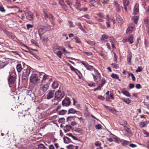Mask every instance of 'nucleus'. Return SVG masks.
<instances>
[{"label":"nucleus","instance_id":"nucleus-1","mask_svg":"<svg viewBox=\"0 0 149 149\" xmlns=\"http://www.w3.org/2000/svg\"><path fill=\"white\" fill-rule=\"evenodd\" d=\"M24 67L22 68L23 73L25 77H27L30 74L31 72V70L29 67L26 65H23Z\"/></svg>","mask_w":149,"mask_h":149},{"label":"nucleus","instance_id":"nucleus-2","mask_svg":"<svg viewBox=\"0 0 149 149\" xmlns=\"http://www.w3.org/2000/svg\"><path fill=\"white\" fill-rule=\"evenodd\" d=\"M16 79L15 77L10 75L8 77V81L10 87H12L13 86H15L16 85Z\"/></svg>","mask_w":149,"mask_h":149},{"label":"nucleus","instance_id":"nucleus-3","mask_svg":"<svg viewBox=\"0 0 149 149\" xmlns=\"http://www.w3.org/2000/svg\"><path fill=\"white\" fill-rule=\"evenodd\" d=\"M64 96V93H62L60 90L56 91L54 94L55 98L58 101H60Z\"/></svg>","mask_w":149,"mask_h":149},{"label":"nucleus","instance_id":"nucleus-4","mask_svg":"<svg viewBox=\"0 0 149 149\" xmlns=\"http://www.w3.org/2000/svg\"><path fill=\"white\" fill-rule=\"evenodd\" d=\"M39 80L38 75L35 74H32L30 78V82L35 84H37Z\"/></svg>","mask_w":149,"mask_h":149},{"label":"nucleus","instance_id":"nucleus-5","mask_svg":"<svg viewBox=\"0 0 149 149\" xmlns=\"http://www.w3.org/2000/svg\"><path fill=\"white\" fill-rule=\"evenodd\" d=\"M71 104L70 99L69 97L65 98L62 101V104L63 107H68Z\"/></svg>","mask_w":149,"mask_h":149},{"label":"nucleus","instance_id":"nucleus-6","mask_svg":"<svg viewBox=\"0 0 149 149\" xmlns=\"http://www.w3.org/2000/svg\"><path fill=\"white\" fill-rule=\"evenodd\" d=\"M26 18L30 21H33L34 18V15L33 13L29 11L25 12Z\"/></svg>","mask_w":149,"mask_h":149},{"label":"nucleus","instance_id":"nucleus-7","mask_svg":"<svg viewBox=\"0 0 149 149\" xmlns=\"http://www.w3.org/2000/svg\"><path fill=\"white\" fill-rule=\"evenodd\" d=\"M71 70L74 71L79 76V78L81 79L82 77V74L77 69L74 68L72 65L70 66Z\"/></svg>","mask_w":149,"mask_h":149},{"label":"nucleus","instance_id":"nucleus-8","mask_svg":"<svg viewBox=\"0 0 149 149\" xmlns=\"http://www.w3.org/2000/svg\"><path fill=\"white\" fill-rule=\"evenodd\" d=\"M54 92L55 90H54L49 91L47 95V99L49 100L52 98L54 95Z\"/></svg>","mask_w":149,"mask_h":149},{"label":"nucleus","instance_id":"nucleus-9","mask_svg":"<svg viewBox=\"0 0 149 149\" xmlns=\"http://www.w3.org/2000/svg\"><path fill=\"white\" fill-rule=\"evenodd\" d=\"M81 63L88 70H91L93 69V67L92 65H89L87 63H85L82 61Z\"/></svg>","mask_w":149,"mask_h":149},{"label":"nucleus","instance_id":"nucleus-10","mask_svg":"<svg viewBox=\"0 0 149 149\" xmlns=\"http://www.w3.org/2000/svg\"><path fill=\"white\" fill-rule=\"evenodd\" d=\"M5 33L9 38H10L12 39L15 38V35L11 32H9L6 31H5Z\"/></svg>","mask_w":149,"mask_h":149},{"label":"nucleus","instance_id":"nucleus-11","mask_svg":"<svg viewBox=\"0 0 149 149\" xmlns=\"http://www.w3.org/2000/svg\"><path fill=\"white\" fill-rule=\"evenodd\" d=\"M120 142L123 146H125L127 145H129V143H131V141H128L124 139H121L120 140Z\"/></svg>","mask_w":149,"mask_h":149},{"label":"nucleus","instance_id":"nucleus-12","mask_svg":"<svg viewBox=\"0 0 149 149\" xmlns=\"http://www.w3.org/2000/svg\"><path fill=\"white\" fill-rule=\"evenodd\" d=\"M139 4L136 3L134 6L133 10V13L134 15L137 14L138 12H139Z\"/></svg>","mask_w":149,"mask_h":149},{"label":"nucleus","instance_id":"nucleus-13","mask_svg":"<svg viewBox=\"0 0 149 149\" xmlns=\"http://www.w3.org/2000/svg\"><path fill=\"white\" fill-rule=\"evenodd\" d=\"M79 113V112L78 111H76L73 108H70L69 109L68 111V114H69L70 113H72L74 114L75 113H76L77 114H78V113Z\"/></svg>","mask_w":149,"mask_h":149},{"label":"nucleus","instance_id":"nucleus-14","mask_svg":"<svg viewBox=\"0 0 149 149\" xmlns=\"http://www.w3.org/2000/svg\"><path fill=\"white\" fill-rule=\"evenodd\" d=\"M109 36L106 34H103L102 35L100 38V40L102 41H107V40L108 39Z\"/></svg>","mask_w":149,"mask_h":149},{"label":"nucleus","instance_id":"nucleus-15","mask_svg":"<svg viewBox=\"0 0 149 149\" xmlns=\"http://www.w3.org/2000/svg\"><path fill=\"white\" fill-rule=\"evenodd\" d=\"M127 64L128 65H131L132 64V62L131 60L132 59V54L131 53L130 54H129L127 55Z\"/></svg>","mask_w":149,"mask_h":149},{"label":"nucleus","instance_id":"nucleus-16","mask_svg":"<svg viewBox=\"0 0 149 149\" xmlns=\"http://www.w3.org/2000/svg\"><path fill=\"white\" fill-rule=\"evenodd\" d=\"M58 81H54L52 84V87L53 89H55L58 87Z\"/></svg>","mask_w":149,"mask_h":149},{"label":"nucleus","instance_id":"nucleus-17","mask_svg":"<svg viewBox=\"0 0 149 149\" xmlns=\"http://www.w3.org/2000/svg\"><path fill=\"white\" fill-rule=\"evenodd\" d=\"M64 130L65 133L69 132L70 130V129H72V126L70 125H66L64 127Z\"/></svg>","mask_w":149,"mask_h":149},{"label":"nucleus","instance_id":"nucleus-18","mask_svg":"<svg viewBox=\"0 0 149 149\" xmlns=\"http://www.w3.org/2000/svg\"><path fill=\"white\" fill-rule=\"evenodd\" d=\"M63 139L64 142L65 143H69L71 142V139L66 136H64L63 137Z\"/></svg>","mask_w":149,"mask_h":149},{"label":"nucleus","instance_id":"nucleus-19","mask_svg":"<svg viewBox=\"0 0 149 149\" xmlns=\"http://www.w3.org/2000/svg\"><path fill=\"white\" fill-rule=\"evenodd\" d=\"M114 5L116 7V10L118 11L119 12L120 11V5L118 3L117 1H114Z\"/></svg>","mask_w":149,"mask_h":149},{"label":"nucleus","instance_id":"nucleus-20","mask_svg":"<svg viewBox=\"0 0 149 149\" xmlns=\"http://www.w3.org/2000/svg\"><path fill=\"white\" fill-rule=\"evenodd\" d=\"M46 31V30L43 28H40L38 30V33L40 36L41 35H42L45 33Z\"/></svg>","mask_w":149,"mask_h":149},{"label":"nucleus","instance_id":"nucleus-21","mask_svg":"<svg viewBox=\"0 0 149 149\" xmlns=\"http://www.w3.org/2000/svg\"><path fill=\"white\" fill-rule=\"evenodd\" d=\"M133 35H131L128 37V38L127 39V40H128V41L129 42L130 44H132L133 43L134 41L133 40Z\"/></svg>","mask_w":149,"mask_h":149},{"label":"nucleus","instance_id":"nucleus-22","mask_svg":"<svg viewBox=\"0 0 149 149\" xmlns=\"http://www.w3.org/2000/svg\"><path fill=\"white\" fill-rule=\"evenodd\" d=\"M76 25L79 26V28L81 31H82L84 33H86V30L84 29L82 26L81 25V24L80 23L78 22L76 23Z\"/></svg>","mask_w":149,"mask_h":149},{"label":"nucleus","instance_id":"nucleus-23","mask_svg":"<svg viewBox=\"0 0 149 149\" xmlns=\"http://www.w3.org/2000/svg\"><path fill=\"white\" fill-rule=\"evenodd\" d=\"M121 99L127 104H129L131 102V100L128 98H121Z\"/></svg>","mask_w":149,"mask_h":149},{"label":"nucleus","instance_id":"nucleus-24","mask_svg":"<svg viewBox=\"0 0 149 149\" xmlns=\"http://www.w3.org/2000/svg\"><path fill=\"white\" fill-rule=\"evenodd\" d=\"M139 19V17L138 16H134L132 18V19L134 21V23L136 24H137Z\"/></svg>","mask_w":149,"mask_h":149},{"label":"nucleus","instance_id":"nucleus-25","mask_svg":"<svg viewBox=\"0 0 149 149\" xmlns=\"http://www.w3.org/2000/svg\"><path fill=\"white\" fill-rule=\"evenodd\" d=\"M25 51L26 52H29L30 54L32 55L33 56H34L35 58H36L38 60H40V58L37 55L33 53L31 51H27L26 50H25Z\"/></svg>","mask_w":149,"mask_h":149},{"label":"nucleus","instance_id":"nucleus-26","mask_svg":"<svg viewBox=\"0 0 149 149\" xmlns=\"http://www.w3.org/2000/svg\"><path fill=\"white\" fill-rule=\"evenodd\" d=\"M125 89H123V90L122 91V93L124 95L127 97H131V95L129 93L128 91L124 90Z\"/></svg>","mask_w":149,"mask_h":149},{"label":"nucleus","instance_id":"nucleus-27","mask_svg":"<svg viewBox=\"0 0 149 149\" xmlns=\"http://www.w3.org/2000/svg\"><path fill=\"white\" fill-rule=\"evenodd\" d=\"M111 77L113 79H117L119 81H121V79L119 78L118 75L117 74L112 73L111 74Z\"/></svg>","mask_w":149,"mask_h":149},{"label":"nucleus","instance_id":"nucleus-28","mask_svg":"<svg viewBox=\"0 0 149 149\" xmlns=\"http://www.w3.org/2000/svg\"><path fill=\"white\" fill-rule=\"evenodd\" d=\"M144 22L145 24H146V26H149V17L147 16L144 19Z\"/></svg>","mask_w":149,"mask_h":149},{"label":"nucleus","instance_id":"nucleus-29","mask_svg":"<svg viewBox=\"0 0 149 149\" xmlns=\"http://www.w3.org/2000/svg\"><path fill=\"white\" fill-rule=\"evenodd\" d=\"M49 86L47 84H45L42 87V91L44 92H46L49 88Z\"/></svg>","mask_w":149,"mask_h":149},{"label":"nucleus","instance_id":"nucleus-30","mask_svg":"<svg viewBox=\"0 0 149 149\" xmlns=\"http://www.w3.org/2000/svg\"><path fill=\"white\" fill-rule=\"evenodd\" d=\"M30 96L32 98V100H34V102H37L36 100V97L35 96V94L32 92H30Z\"/></svg>","mask_w":149,"mask_h":149},{"label":"nucleus","instance_id":"nucleus-31","mask_svg":"<svg viewBox=\"0 0 149 149\" xmlns=\"http://www.w3.org/2000/svg\"><path fill=\"white\" fill-rule=\"evenodd\" d=\"M22 68L20 64H18L17 65V69L18 72H21Z\"/></svg>","mask_w":149,"mask_h":149},{"label":"nucleus","instance_id":"nucleus-32","mask_svg":"<svg viewBox=\"0 0 149 149\" xmlns=\"http://www.w3.org/2000/svg\"><path fill=\"white\" fill-rule=\"evenodd\" d=\"M49 76L45 74V75L43 76V78L42 80V83L45 82V81L47 79H48Z\"/></svg>","mask_w":149,"mask_h":149},{"label":"nucleus","instance_id":"nucleus-33","mask_svg":"<svg viewBox=\"0 0 149 149\" xmlns=\"http://www.w3.org/2000/svg\"><path fill=\"white\" fill-rule=\"evenodd\" d=\"M116 21L118 23H121L122 22L123 19L119 15H117L116 16Z\"/></svg>","mask_w":149,"mask_h":149},{"label":"nucleus","instance_id":"nucleus-34","mask_svg":"<svg viewBox=\"0 0 149 149\" xmlns=\"http://www.w3.org/2000/svg\"><path fill=\"white\" fill-rule=\"evenodd\" d=\"M133 30V27H128L127 28L126 31V33H130L132 32Z\"/></svg>","mask_w":149,"mask_h":149},{"label":"nucleus","instance_id":"nucleus-35","mask_svg":"<svg viewBox=\"0 0 149 149\" xmlns=\"http://www.w3.org/2000/svg\"><path fill=\"white\" fill-rule=\"evenodd\" d=\"M67 112V111L66 110H62L58 112V114L59 115H64Z\"/></svg>","mask_w":149,"mask_h":149},{"label":"nucleus","instance_id":"nucleus-36","mask_svg":"<svg viewBox=\"0 0 149 149\" xmlns=\"http://www.w3.org/2000/svg\"><path fill=\"white\" fill-rule=\"evenodd\" d=\"M115 136V137L113 138V141L116 143H119L120 141V139L117 137L116 136Z\"/></svg>","mask_w":149,"mask_h":149},{"label":"nucleus","instance_id":"nucleus-37","mask_svg":"<svg viewBox=\"0 0 149 149\" xmlns=\"http://www.w3.org/2000/svg\"><path fill=\"white\" fill-rule=\"evenodd\" d=\"M38 149H46V148L42 144H40L38 146Z\"/></svg>","mask_w":149,"mask_h":149},{"label":"nucleus","instance_id":"nucleus-38","mask_svg":"<svg viewBox=\"0 0 149 149\" xmlns=\"http://www.w3.org/2000/svg\"><path fill=\"white\" fill-rule=\"evenodd\" d=\"M57 56L60 58H61L62 53L60 50L58 51L56 54Z\"/></svg>","mask_w":149,"mask_h":149},{"label":"nucleus","instance_id":"nucleus-39","mask_svg":"<svg viewBox=\"0 0 149 149\" xmlns=\"http://www.w3.org/2000/svg\"><path fill=\"white\" fill-rule=\"evenodd\" d=\"M60 47L56 44H55L53 45V49H58L60 50Z\"/></svg>","mask_w":149,"mask_h":149},{"label":"nucleus","instance_id":"nucleus-40","mask_svg":"<svg viewBox=\"0 0 149 149\" xmlns=\"http://www.w3.org/2000/svg\"><path fill=\"white\" fill-rule=\"evenodd\" d=\"M31 42L32 43L35 44L36 45L38 46H39L37 42L33 39H32L31 40Z\"/></svg>","mask_w":149,"mask_h":149},{"label":"nucleus","instance_id":"nucleus-41","mask_svg":"<svg viewBox=\"0 0 149 149\" xmlns=\"http://www.w3.org/2000/svg\"><path fill=\"white\" fill-rule=\"evenodd\" d=\"M58 3L60 4L61 6H62L63 7H62V8L64 7V6H65V5L64 3V0H62L61 1H58Z\"/></svg>","mask_w":149,"mask_h":149},{"label":"nucleus","instance_id":"nucleus-42","mask_svg":"<svg viewBox=\"0 0 149 149\" xmlns=\"http://www.w3.org/2000/svg\"><path fill=\"white\" fill-rule=\"evenodd\" d=\"M106 83V81L105 79L104 78H102V79L101 84V85L103 86Z\"/></svg>","mask_w":149,"mask_h":149},{"label":"nucleus","instance_id":"nucleus-43","mask_svg":"<svg viewBox=\"0 0 149 149\" xmlns=\"http://www.w3.org/2000/svg\"><path fill=\"white\" fill-rule=\"evenodd\" d=\"M65 119L64 118H62L59 119L58 122L59 123H63L65 122Z\"/></svg>","mask_w":149,"mask_h":149},{"label":"nucleus","instance_id":"nucleus-44","mask_svg":"<svg viewBox=\"0 0 149 149\" xmlns=\"http://www.w3.org/2000/svg\"><path fill=\"white\" fill-rule=\"evenodd\" d=\"M89 2L91 4V5H90V6H95L94 5H93V4L95 2V0H91L89 1Z\"/></svg>","mask_w":149,"mask_h":149},{"label":"nucleus","instance_id":"nucleus-45","mask_svg":"<svg viewBox=\"0 0 149 149\" xmlns=\"http://www.w3.org/2000/svg\"><path fill=\"white\" fill-rule=\"evenodd\" d=\"M76 116H68L67 118V121L68 122V121H71L72 120V118H76Z\"/></svg>","mask_w":149,"mask_h":149},{"label":"nucleus","instance_id":"nucleus-46","mask_svg":"<svg viewBox=\"0 0 149 149\" xmlns=\"http://www.w3.org/2000/svg\"><path fill=\"white\" fill-rule=\"evenodd\" d=\"M146 125V123L144 121L141 122L139 124V126L142 128L145 127Z\"/></svg>","mask_w":149,"mask_h":149},{"label":"nucleus","instance_id":"nucleus-47","mask_svg":"<svg viewBox=\"0 0 149 149\" xmlns=\"http://www.w3.org/2000/svg\"><path fill=\"white\" fill-rule=\"evenodd\" d=\"M43 12L45 15V18H49V15H48L46 11L45 10H43Z\"/></svg>","mask_w":149,"mask_h":149},{"label":"nucleus","instance_id":"nucleus-48","mask_svg":"<svg viewBox=\"0 0 149 149\" xmlns=\"http://www.w3.org/2000/svg\"><path fill=\"white\" fill-rule=\"evenodd\" d=\"M142 70V67L139 66L137 69L136 70V72H141Z\"/></svg>","mask_w":149,"mask_h":149},{"label":"nucleus","instance_id":"nucleus-49","mask_svg":"<svg viewBox=\"0 0 149 149\" xmlns=\"http://www.w3.org/2000/svg\"><path fill=\"white\" fill-rule=\"evenodd\" d=\"M68 149H73L74 146L72 145H69L66 146Z\"/></svg>","mask_w":149,"mask_h":149},{"label":"nucleus","instance_id":"nucleus-50","mask_svg":"<svg viewBox=\"0 0 149 149\" xmlns=\"http://www.w3.org/2000/svg\"><path fill=\"white\" fill-rule=\"evenodd\" d=\"M74 38L76 42L77 43H80L81 42L80 40L78 37H75Z\"/></svg>","mask_w":149,"mask_h":149},{"label":"nucleus","instance_id":"nucleus-51","mask_svg":"<svg viewBox=\"0 0 149 149\" xmlns=\"http://www.w3.org/2000/svg\"><path fill=\"white\" fill-rule=\"evenodd\" d=\"M87 42L88 44H89L91 45H95V42L94 41H87Z\"/></svg>","mask_w":149,"mask_h":149},{"label":"nucleus","instance_id":"nucleus-52","mask_svg":"<svg viewBox=\"0 0 149 149\" xmlns=\"http://www.w3.org/2000/svg\"><path fill=\"white\" fill-rule=\"evenodd\" d=\"M11 52L14 54L15 55H18L20 57H21V55L19 54L16 51H11Z\"/></svg>","mask_w":149,"mask_h":149},{"label":"nucleus","instance_id":"nucleus-53","mask_svg":"<svg viewBox=\"0 0 149 149\" xmlns=\"http://www.w3.org/2000/svg\"><path fill=\"white\" fill-rule=\"evenodd\" d=\"M99 26L100 28L102 29H105L106 28L105 26L103 25H102L101 23H99Z\"/></svg>","mask_w":149,"mask_h":149},{"label":"nucleus","instance_id":"nucleus-54","mask_svg":"<svg viewBox=\"0 0 149 149\" xmlns=\"http://www.w3.org/2000/svg\"><path fill=\"white\" fill-rule=\"evenodd\" d=\"M97 15L100 17L105 18L104 15L102 13H98L97 14Z\"/></svg>","mask_w":149,"mask_h":149},{"label":"nucleus","instance_id":"nucleus-55","mask_svg":"<svg viewBox=\"0 0 149 149\" xmlns=\"http://www.w3.org/2000/svg\"><path fill=\"white\" fill-rule=\"evenodd\" d=\"M0 10L3 12H5V10L4 9V7L2 5L0 6Z\"/></svg>","mask_w":149,"mask_h":149},{"label":"nucleus","instance_id":"nucleus-56","mask_svg":"<svg viewBox=\"0 0 149 149\" xmlns=\"http://www.w3.org/2000/svg\"><path fill=\"white\" fill-rule=\"evenodd\" d=\"M26 27L27 29H29L30 28H32L33 27V25L31 24H28L26 25Z\"/></svg>","mask_w":149,"mask_h":149},{"label":"nucleus","instance_id":"nucleus-57","mask_svg":"<svg viewBox=\"0 0 149 149\" xmlns=\"http://www.w3.org/2000/svg\"><path fill=\"white\" fill-rule=\"evenodd\" d=\"M123 5L124 6H128V2H127L126 1V0H123Z\"/></svg>","mask_w":149,"mask_h":149},{"label":"nucleus","instance_id":"nucleus-58","mask_svg":"<svg viewBox=\"0 0 149 149\" xmlns=\"http://www.w3.org/2000/svg\"><path fill=\"white\" fill-rule=\"evenodd\" d=\"M96 129L99 130L101 128L102 126L100 124H98L95 126Z\"/></svg>","mask_w":149,"mask_h":149},{"label":"nucleus","instance_id":"nucleus-59","mask_svg":"<svg viewBox=\"0 0 149 149\" xmlns=\"http://www.w3.org/2000/svg\"><path fill=\"white\" fill-rule=\"evenodd\" d=\"M126 127L127 128L126 129L127 132L130 134H131L132 133V132L130 129V128H127V127Z\"/></svg>","mask_w":149,"mask_h":149},{"label":"nucleus","instance_id":"nucleus-60","mask_svg":"<svg viewBox=\"0 0 149 149\" xmlns=\"http://www.w3.org/2000/svg\"><path fill=\"white\" fill-rule=\"evenodd\" d=\"M98 98L99 100H104L105 99L104 97L102 95H99L98 97Z\"/></svg>","mask_w":149,"mask_h":149},{"label":"nucleus","instance_id":"nucleus-61","mask_svg":"<svg viewBox=\"0 0 149 149\" xmlns=\"http://www.w3.org/2000/svg\"><path fill=\"white\" fill-rule=\"evenodd\" d=\"M96 85V83H93L92 84H88V86H90V87L95 86Z\"/></svg>","mask_w":149,"mask_h":149},{"label":"nucleus","instance_id":"nucleus-62","mask_svg":"<svg viewBox=\"0 0 149 149\" xmlns=\"http://www.w3.org/2000/svg\"><path fill=\"white\" fill-rule=\"evenodd\" d=\"M111 65H113V68L115 69H117L118 68V66L117 64H116L115 63H112L111 64Z\"/></svg>","mask_w":149,"mask_h":149},{"label":"nucleus","instance_id":"nucleus-63","mask_svg":"<svg viewBox=\"0 0 149 149\" xmlns=\"http://www.w3.org/2000/svg\"><path fill=\"white\" fill-rule=\"evenodd\" d=\"M102 3L104 4H107L108 3V0H101Z\"/></svg>","mask_w":149,"mask_h":149},{"label":"nucleus","instance_id":"nucleus-64","mask_svg":"<svg viewBox=\"0 0 149 149\" xmlns=\"http://www.w3.org/2000/svg\"><path fill=\"white\" fill-rule=\"evenodd\" d=\"M7 64H6L5 63L3 62L2 63L1 65V68H3L4 67H5L7 65Z\"/></svg>","mask_w":149,"mask_h":149}]
</instances>
